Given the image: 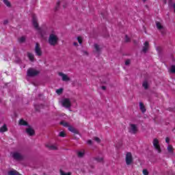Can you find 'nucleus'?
Masks as SVG:
<instances>
[{"mask_svg": "<svg viewBox=\"0 0 175 175\" xmlns=\"http://www.w3.org/2000/svg\"><path fill=\"white\" fill-rule=\"evenodd\" d=\"M129 131L130 133H133V135H135L137 132V126L133 124H129Z\"/></svg>", "mask_w": 175, "mask_h": 175, "instance_id": "obj_6", "label": "nucleus"}, {"mask_svg": "<svg viewBox=\"0 0 175 175\" xmlns=\"http://www.w3.org/2000/svg\"><path fill=\"white\" fill-rule=\"evenodd\" d=\"M32 23L36 29H37L40 36L41 38H44V34L46 33V31H44V30H43L42 29L39 28V25L38 24V18L35 15L33 16Z\"/></svg>", "mask_w": 175, "mask_h": 175, "instance_id": "obj_1", "label": "nucleus"}, {"mask_svg": "<svg viewBox=\"0 0 175 175\" xmlns=\"http://www.w3.org/2000/svg\"><path fill=\"white\" fill-rule=\"evenodd\" d=\"M60 174L61 175H70L71 174H70V172H65L61 170L60 171Z\"/></svg>", "mask_w": 175, "mask_h": 175, "instance_id": "obj_29", "label": "nucleus"}, {"mask_svg": "<svg viewBox=\"0 0 175 175\" xmlns=\"http://www.w3.org/2000/svg\"><path fill=\"white\" fill-rule=\"evenodd\" d=\"M38 75H39V71H38L33 68H29L27 70V75L29 77H32L36 76Z\"/></svg>", "mask_w": 175, "mask_h": 175, "instance_id": "obj_5", "label": "nucleus"}, {"mask_svg": "<svg viewBox=\"0 0 175 175\" xmlns=\"http://www.w3.org/2000/svg\"><path fill=\"white\" fill-rule=\"evenodd\" d=\"M63 91H64V89L60 88V89H58V90H56V93L58 95H61V94H62Z\"/></svg>", "mask_w": 175, "mask_h": 175, "instance_id": "obj_26", "label": "nucleus"}, {"mask_svg": "<svg viewBox=\"0 0 175 175\" xmlns=\"http://www.w3.org/2000/svg\"><path fill=\"white\" fill-rule=\"evenodd\" d=\"M96 161H97V162H102L103 161V157H96Z\"/></svg>", "mask_w": 175, "mask_h": 175, "instance_id": "obj_30", "label": "nucleus"}, {"mask_svg": "<svg viewBox=\"0 0 175 175\" xmlns=\"http://www.w3.org/2000/svg\"><path fill=\"white\" fill-rule=\"evenodd\" d=\"M170 142V138H169L168 137H167L165 138V143H167V144H169V143Z\"/></svg>", "mask_w": 175, "mask_h": 175, "instance_id": "obj_33", "label": "nucleus"}, {"mask_svg": "<svg viewBox=\"0 0 175 175\" xmlns=\"http://www.w3.org/2000/svg\"><path fill=\"white\" fill-rule=\"evenodd\" d=\"M46 147H47V148H49V150H57L58 148V146L57 144H47L46 145Z\"/></svg>", "mask_w": 175, "mask_h": 175, "instance_id": "obj_13", "label": "nucleus"}, {"mask_svg": "<svg viewBox=\"0 0 175 175\" xmlns=\"http://www.w3.org/2000/svg\"><path fill=\"white\" fill-rule=\"evenodd\" d=\"M3 3H4L5 5H6V6H8V8L10 7V2H9V1H8V0H3Z\"/></svg>", "mask_w": 175, "mask_h": 175, "instance_id": "obj_28", "label": "nucleus"}, {"mask_svg": "<svg viewBox=\"0 0 175 175\" xmlns=\"http://www.w3.org/2000/svg\"><path fill=\"white\" fill-rule=\"evenodd\" d=\"M8 131V127H6V125L4 124L3 126L0 128V132L3 133L6 132Z\"/></svg>", "mask_w": 175, "mask_h": 175, "instance_id": "obj_20", "label": "nucleus"}, {"mask_svg": "<svg viewBox=\"0 0 175 175\" xmlns=\"http://www.w3.org/2000/svg\"><path fill=\"white\" fill-rule=\"evenodd\" d=\"M27 56H28L29 59H30V61H31V62H33V60L35 59V57L33 56V54H32L31 53H28Z\"/></svg>", "mask_w": 175, "mask_h": 175, "instance_id": "obj_18", "label": "nucleus"}, {"mask_svg": "<svg viewBox=\"0 0 175 175\" xmlns=\"http://www.w3.org/2000/svg\"><path fill=\"white\" fill-rule=\"evenodd\" d=\"M59 136H60V137H65V136H66V134L65 133V131H61L59 133Z\"/></svg>", "mask_w": 175, "mask_h": 175, "instance_id": "obj_27", "label": "nucleus"}, {"mask_svg": "<svg viewBox=\"0 0 175 175\" xmlns=\"http://www.w3.org/2000/svg\"><path fill=\"white\" fill-rule=\"evenodd\" d=\"M35 53L36 55H38L40 57V55H42V49H40V46L38 43L36 44Z\"/></svg>", "mask_w": 175, "mask_h": 175, "instance_id": "obj_11", "label": "nucleus"}, {"mask_svg": "<svg viewBox=\"0 0 175 175\" xmlns=\"http://www.w3.org/2000/svg\"><path fill=\"white\" fill-rule=\"evenodd\" d=\"M148 49H149V44H148V42L146 41L144 44V46L142 49L143 53H147V50H148Z\"/></svg>", "mask_w": 175, "mask_h": 175, "instance_id": "obj_15", "label": "nucleus"}, {"mask_svg": "<svg viewBox=\"0 0 175 175\" xmlns=\"http://www.w3.org/2000/svg\"><path fill=\"white\" fill-rule=\"evenodd\" d=\"M77 40H78L79 44H81V43H83V38L81 37H80V36L78 37Z\"/></svg>", "mask_w": 175, "mask_h": 175, "instance_id": "obj_31", "label": "nucleus"}, {"mask_svg": "<svg viewBox=\"0 0 175 175\" xmlns=\"http://www.w3.org/2000/svg\"><path fill=\"white\" fill-rule=\"evenodd\" d=\"M74 46H79V44H77V42H74Z\"/></svg>", "mask_w": 175, "mask_h": 175, "instance_id": "obj_38", "label": "nucleus"}, {"mask_svg": "<svg viewBox=\"0 0 175 175\" xmlns=\"http://www.w3.org/2000/svg\"><path fill=\"white\" fill-rule=\"evenodd\" d=\"M167 150L169 154H171L172 155L174 154V148H173V146L168 145V146L167 147Z\"/></svg>", "mask_w": 175, "mask_h": 175, "instance_id": "obj_14", "label": "nucleus"}, {"mask_svg": "<svg viewBox=\"0 0 175 175\" xmlns=\"http://www.w3.org/2000/svg\"><path fill=\"white\" fill-rule=\"evenodd\" d=\"M4 24H8V21H5Z\"/></svg>", "mask_w": 175, "mask_h": 175, "instance_id": "obj_40", "label": "nucleus"}, {"mask_svg": "<svg viewBox=\"0 0 175 175\" xmlns=\"http://www.w3.org/2000/svg\"><path fill=\"white\" fill-rule=\"evenodd\" d=\"M57 5H59V2L57 3Z\"/></svg>", "mask_w": 175, "mask_h": 175, "instance_id": "obj_41", "label": "nucleus"}, {"mask_svg": "<svg viewBox=\"0 0 175 175\" xmlns=\"http://www.w3.org/2000/svg\"><path fill=\"white\" fill-rule=\"evenodd\" d=\"M126 42H129V38H128V36H126Z\"/></svg>", "mask_w": 175, "mask_h": 175, "instance_id": "obj_37", "label": "nucleus"}, {"mask_svg": "<svg viewBox=\"0 0 175 175\" xmlns=\"http://www.w3.org/2000/svg\"><path fill=\"white\" fill-rule=\"evenodd\" d=\"M129 64H131V60L129 59L126 60L125 65H129Z\"/></svg>", "mask_w": 175, "mask_h": 175, "instance_id": "obj_35", "label": "nucleus"}, {"mask_svg": "<svg viewBox=\"0 0 175 175\" xmlns=\"http://www.w3.org/2000/svg\"><path fill=\"white\" fill-rule=\"evenodd\" d=\"M18 42H20V43H23V42H25V38L24 36L19 38Z\"/></svg>", "mask_w": 175, "mask_h": 175, "instance_id": "obj_25", "label": "nucleus"}, {"mask_svg": "<svg viewBox=\"0 0 175 175\" xmlns=\"http://www.w3.org/2000/svg\"><path fill=\"white\" fill-rule=\"evenodd\" d=\"M59 76L62 77V80L63 81H69L70 80V78L68 76V75L64 73V72H59Z\"/></svg>", "mask_w": 175, "mask_h": 175, "instance_id": "obj_10", "label": "nucleus"}, {"mask_svg": "<svg viewBox=\"0 0 175 175\" xmlns=\"http://www.w3.org/2000/svg\"><path fill=\"white\" fill-rule=\"evenodd\" d=\"M62 106H64V107H70V106L72 105L70 100H69V98H64L62 100Z\"/></svg>", "mask_w": 175, "mask_h": 175, "instance_id": "obj_9", "label": "nucleus"}, {"mask_svg": "<svg viewBox=\"0 0 175 175\" xmlns=\"http://www.w3.org/2000/svg\"><path fill=\"white\" fill-rule=\"evenodd\" d=\"M19 125H28V123L25 120L21 119L19 120Z\"/></svg>", "mask_w": 175, "mask_h": 175, "instance_id": "obj_22", "label": "nucleus"}, {"mask_svg": "<svg viewBox=\"0 0 175 175\" xmlns=\"http://www.w3.org/2000/svg\"><path fill=\"white\" fill-rule=\"evenodd\" d=\"M156 25L157 27V29H159L160 31H162V29H163V26H162V25L160 23L157 22L156 23Z\"/></svg>", "mask_w": 175, "mask_h": 175, "instance_id": "obj_21", "label": "nucleus"}, {"mask_svg": "<svg viewBox=\"0 0 175 175\" xmlns=\"http://www.w3.org/2000/svg\"><path fill=\"white\" fill-rule=\"evenodd\" d=\"M152 144H153V147H154L155 151H157V152H158V154H161L162 152V149H161V145L159 144V140L157 138L153 139Z\"/></svg>", "mask_w": 175, "mask_h": 175, "instance_id": "obj_3", "label": "nucleus"}, {"mask_svg": "<svg viewBox=\"0 0 175 175\" xmlns=\"http://www.w3.org/2000/svg\"><path fill=\"white\" fill-rule=\"evenodd\" d=\"M142 85L144 88H145V90H147L148 88V83L147 82V81H144Z\"/></svg>", "mask_w": 175, "mask_h": 175, "instance_id": "obj_24", "label": "nucleus"}, {"mask_svg": "<svg viewBox=\"0 0 175 175\" xmlns=\"http://www.w3.org/2000/svg\"><path fill=\"white\" fill-rule=\"evenodd\" d=\"M84 154H85L84 150L79 151L78 152V157L79 158H82V157H84Z\"/></svg>", "mask_w": 175, "mask_h": 175, "instance_id": "obj_23", "label": "nucleus"}, {"mask_svg": "<svg viewBox=\"0 0 175 175\" xmlns=\"http://www.w3.org/2000/svg\"><path fill=\"white\" fill-rule=\"evenodd\" d=\"M9 175H21L20 173L17 172L16 170H11L8 172Z\"/></svg>", "mask_w": 175, "mask_h": 175, "instance_id": "obj_19", "label": "nucleus"}, {"mask_svg": "<svg viewBox=\"0 0 175 175\" xmlns=\"http://www.w3.org/2000/svg\"><path fill=\"white\" fill-rule=\"evenodd\" d=\"M85 53V54H87V52H84Z\"/></svg>", "mask_w": 175, "mask_h": 175, "instance_id": "obj_42", "label": "nucleus"}, {"mask_svg": "<svg viewBox=\"0 0 175 175\" xmlns=\"http://www.w3.org/2000/svg\"><path fill=\"white\" fill-rule=\"evenodd\" d=\"M102 90H106L105 86H102Z\"/></svg>", "mask_w": 175, "mask_h": 175, "instance_id": "obj_39", "label": "nucleus"}, {"mask_svg": "<svg viewBox=\"0 0 175 175\" xmlns=\"http://www.w3.org/2000/svg\"><path fill=\"white\" fill-rule=\"evenodd\" d=\"M143 174L144 175H148V171H147V170H143Z\"/></svg>", "mask_w": 175, "mask_h": 175, "instance_id": "obj_34", "label": "nucleus"}, {"mask_svg": "<svg viewBox=\"0 0 175 175\" xmlns=\"http://www.w3.org/2000/svg\"><path fill=\"white\" fill-rule=\"evenodd\" d=\"M94 49L96 50V53H100L102 51V47H100L98 44H94Z\"/></svg>", "mask_w": 175, "mask_h": 175, "instance_id": "obj_16", "label": "nucleus"}, {"mask_svg": "<svg viewBox=\"0 0 175 175\" xmlns=\"http://www.w3.org/2000/svg\"><path fill=\"white\" fill-rule=\"evenodd\" d=\"M26 133L29 135V136H33V135H35V131L31 126H28V127L26 129Z\"/></svg>", "mask_w": 175, "mask_h": 175, "instance_id": "obj_12", "label": "nucleus"}, {"mask_svg": "<svg viewBox=\"0 0 175 175\" xmlns=\"http://www.w3.org/2000/svg\"><path fill=\"white\" fill-rule=\"evenodd\" d=\"M61 124L63 125V126H68V131L70 132H72V133H77V131L75 129V128L72 126H69V124L66 122H62Z\"/></svg>", "mask_w": 175, "mask_h": 175, "instance_id": "obj_7", "label": "nucleus"}, {"mask_svg": "<svg viewBox=\"0 0 175 175\" xmlns=\"http://www.w3.org/2000/svg\"><path fill=\"white\" fill-rule=\"evenodd\" d=\"M49 43L51 46H55L58 43V36L55 31H53L49 38Z\"/></svg>", "mask_w": 175, "mask_h": 175, "instance_id": "obj_2", "label": "nucleus"}, {"mask_svg": "<svg viewBox=\"0 0 175 175\" xmlns=\"http://www.w3.org/2000/svg\"><path fill=\"white\" fill-rule=\"evenodd\" d=\"M139 109L142 113H146V107L143 103H139Z\"/></svg>", "mask_w": 175, "mask_h": 175, "instance_id": "obj_17", "label": "nucleus"}, {"mask_svg": "<svg viewBox=\"0 0 175 175\" xmlns=\"http://www.w3.org/2000/svg\"><path fill=\"white\" fill-rule=\"evenodd\" d=\"M133 161V158L132 157V153L127 152L126 154V165H131Z\"/></svg>", "mask_w": 175, "mask_h": 175, "instance_id": "obj_8", "label": "nucleus"}, {"mask_svg": "<svg viewBox=\"0 0 175 175\" xmlns=\"http://www.w3.org/2000/svg\"><path fill=\"white\" fill-rule=\"evenodd\" d=\"M10 155L12 158H14L16 161H21V159H23V155H21V153L19 152H12Z\"/></svg>", "mask_w": 175, "mask_h": 175, "instance_id": "obj_4", "label": "nucleus"}, {"mask_svg": "<svg viewBox=\"0 0 175 175\" xmlns=\"http://www.w3.org/2000/svg\"><path fill=\"white\" fill-rule=\"evenodd\" d=\"M94 139L95 142H96V143H100V139H99V137H94Z\"/></svg>", "mask_w": 175, "mask_h": 175, "instance_id": "obj_32", "label": "nucleus"}, {"mask_svg": "<svg viewBox=\"0 0 175 175\" xmlns=\"http://www.w3.org/2000/svg\"><path fill=\"white\" fill-rule=\"evenodd\" d=\"M88 144H92V141L91 139H89L88 141Z\"/></svg>", "mask_w": 175, "mask_h": 175, "instance_id": "obj_36", "label": "nucleus"}]
</instances>
